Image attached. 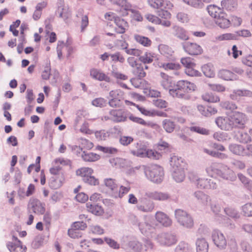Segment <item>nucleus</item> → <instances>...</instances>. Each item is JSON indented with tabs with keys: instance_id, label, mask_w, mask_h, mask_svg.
<instances>
[{
	"instance_id": "1",
	"label": "nucleus",
	"mask_w": 252,
	"mask_h": 252,
	"mask_svg": "<svg viewBox=\"0 0 252 252\" xmlns=\"http://www.w3.org/2000/svg\"><path fill=\"white\" fill-rule=\"evenodd\" d=\"M130 221L133 225L138 227L142 234L147 236H152L155 233L156 228L158 226L157 222L147 215H144L141 218L132 215L130 217Z\"/></svg>"
},
{
	"instance_id": "2",
	"label": "nucleus",
	"mask_w": 252,
	"mask_h": 252,
	"mask_svg": "<svg viewBox=\"0 0 252 252\" xmlns=\"http://www.w3.org/2000/svg\"><path fill=\"white\" fill-rule=\"evenodd\" d=\"M196 86L192 83L185 81L180 80L174 84V88L170 89L169 94L173 97L189 100L190 96L188 93L194 91Z\"/></svg>"
},
{
	"instance_id": "3",
	"label": "nucleus",
	"mask_w": 252,
	"mask_h": 252,
	"mask_svg": "<svg viewBox=\"0 0 252 252\" xmlns=\"http://www.w3.org/2000/svg\"><path fill=\"white\" fill-rule=\"evenodd\" d=\"M135 168L143 171L147 178L154 183L159 184L163 179V169L161 166L157 164L149 166L139 165L135 167Z\"/></svg>"
},
{
	"instance_id": "4",
	"label": "nucleus",
	"mask_w": 252,
	"mask_h": 252,
	"mask_svg": "<svg viewBox=\"0 0 252 252\" xmlns=\"http://www.w3.org/2000/svg\"><path fill=\"white\" fill-rule=\"evenodd\" d=\"M174 216L177 222L181 226L187 229L193 227V218L187 211L180 209H176L174 211Z\"/></svg>"
},
{
	"instance_id": "5",
	"label": "nucleus",
	"mask_w": 252,
	"mask_h": 252,
	"mask_svg": "<svg viewBox=\"0 0 252 252\" xmlns=\"http://www.w3.org/2000/svg\"><path fill=\"white\" fill-rule=\"evenodd\" d=\"M127 118L126 112L121 109H111L109 111L108 115L104 116L105 121L110 120L115 123L125 122Z\"/></svg>"
},
{
	"instance_id": "6",
	"label": "nucleus",
	"mask_w": 252,
	"mask_h": 252,
	"mask_svg": "<svg viewBox=\"0 0 252 252\" xmlns=\"http://www.w3.org/2000/svg\"><path fill=\"white\" fill-rule=\"evenodd\" d=\"M233 128H243L248 121L246 115L240 112H235L230 115Z\"/></svg>"
},
{
	"instance_id": "7",
	"label": "nucleus",
	"mask_w": 252,
	"mask_h": 252,
	"mask_svg": "<svg viewBox=\"0 0 252 252\" xmlns=\"http://www.w3.org/2000/svg\"><path fill=\"white\" fill-rule=\"evenodd\" d=\"M123 92L119 90H114L110 91L108 96V104L112 107H119L121 106V101L123 98Z\"/></svg>"
},
{
	"instance_id": "8",
	"label": "nucleus",
	"mask_w": 252,
	"mask_h": 252,
	"mask_svg": "<svg viewBox=\"0 0 252 252\" xmlns=\"http://www.w3.org/2000/svg\"><path fill=\"white\" fill-rule=\"evenodd\" d=\"M157 240L161 245L170 246L175 244L177 239L176 236L171 233H161L157 237Z\"/></svg>"
},
{
	"instance_id": "9",
	"label": "nucleus",
	"mask_w": 252,
	"mask_h": 252,
	"mask_svg": "<svg viewBox=\"0 0 252 252\" xmlns=\"http://www.w3.org/2000/svg\"><path fill=\"white\" fill-rule=\"evenodd\" d=\"M212 238L215 245L220 249H225L227 241L224 234L218 230H214L212 233Z\"/></svg>"
},
{
	"instance_id": "10",
	"label": "nucleus",
	"mask_w": 252,
	"mask_h": 252,
	"mask_svg": "<svg viewBox=\"0 0 252 252\" xmlns=\"http://www.w3.org/2000/svg\"><path fill=\"white\" fill-rule=\"evenodd\" d=\"M219 178L229 182H234L237 179V175L229 167L222 164Z\"/></svg>"
},
{
	"instance_id": "11",
	"label": "nucleus",
	"mask_w": 252,
	"mask_h": 252,
	"mask_svg": "<svg viewBox=\"0 0 252 252\" xmlns=\"http://www.w3.org/2000/svg\"><path fill=\"white\" fill-rule=\"evenodd\" d=\"M216 125L221 129L225 131H230L233 129L232 123L230 116L227 117H219L215 121Z\"/></svg>"
},
{
	"instance_id": "12",
	"label": "nucleus",
	"mask_w": 252,
	"mask_h": 252,
	"mask_svg": "<svg viewBox=\"0 0 252 252\" xmlns=\"http://www.w3.org/2000/svg\"><path fill=\"white\" fill-rule=\"evenodd\" d=\"M28 208L29 211H32L37 214H43L45 212L44 205L35 198H31L30 200Z\"/></svg>"
},
{
	"instance_id": "13",
	"label": "nucleus",
	"mask_w": 252,
	"mask_h": 252,
	"mask_svg": "<svg viewBox=\"0 0 252 252\" xmlns=\"http://www.w3.org/2000/svg\"><path fill=\"white\" fill-rule=\"evenodd\" d=\"M145 195L147 197L158 201H166L171 198V196L168 192L158 191L146 192Z\"/></svg>"
},
{
	"instance_id": "14",
	"label": "nucleus",
	"mask_w": 252,
	"mask_h": 252,
	"mask_svg": "<svg viewBox=\"0 0 252 252\" xmlns=\"http://www.w3.org/2000/svg\"><path fill=\"white\" fill-rule=\"evenodd\" d=\"M193 196L197 202L203 207L208 206L209 204L211 202V197L203 191L197 190L193 193Z\"/></svg>"
},
{
	"instance_id": "15",
	"label": "nucleus",
	"mask_w": 252,
	"mask_h": 252,
	"mask_svg": "<svg viewBox=\"0 0 252 252\" xmlns=\"http://www.w3.org/2000/svg\"><path fill=\"white\" fill-rule=\"evenodd\" d=\"M233 138L237 142L243 144H247L252 141L251 136L247 131L243 130L235 131Z\"/></svg>"
},
{
	"instance_id": "16",
	"label": "nucleus",
	"mask_w": 252,
	"mask_h": 252,
	"mask_svg": "<svg viewBox=\"0 0 252 252\" xmlns=\"http://www.w3.org/2000/svg\"><path fill=\"white\" fill-rule=\"evenodd\" d=\"M114 4L119 5L121 8L119 13L122 16H126L128 14V11L131 10V5L126 0H110Z\"/></svg>"
},
{
	"instance_id": "17",
	"label": "nucleus",
	"mask_w": 252,
	"mask_h": 252,
	"mask_svg": "<svg viewBox=\"0 0 252 252\" xmlns=\"http://www.w3.org/2000/svg\"><path fill=\"white\" fill-rule=\"evenodd\" d=\"M137 208L144 213L151 212L155 208V203L151 200L143 198L141 200L140 203L137 205Z\"/></svg>"
},
{
	"instance_id": "18",
	"label": "nucleus",
	"mask_w": 252,
	"mask_h": 252,
	"mask_svg": "<svg viewBox=\"0 0 252 252\" xmlns=\"http://www.w3.org/2000/svg\"><path fill=\"white\" fill-rule=\"evenodd\" d=\"M155 219L157 222L164 227H169L171 225L172 221L169 216L161 211H158L155 214Z\"/></svg>"
},
{
	"instance_id": "19",
	"label": "nucleus",
	"mask_w": 252,
	"mask_h": 252,
	"mask_svg": "<svg viewBox=\"0 0 252 252\" xmlns=\"http://www.w3.org/2000/svg\"><path fill=\"white\" fill-rule=\"evenodd\" d=\"M189 180L193 183L200 189H206L207 184L208 183V179L201 178L196 173H190L189 176Z\"/></svg>"
},
{
	"instance_id": "20",
	"label": "nucleus",
	"mask_w": 252,
	"mask_h": 252,
	"mask_svg": "<svg viewBox=\"0 0 252 252\" xmlns=\"http://www.w3.org/2000/svg\"><path fill=\"white\" fill-rule=\"evenodd\" d=\"M183 46L185 51L190 55L200 54L202 51L201 47L196 43L186 42Z\"/></svg>"
},
{
	"instance_id": "21",
	"label": "nucleus",
	"mask_w": 252,
	"mask_h": 252,
	"mask_svg": "<svg viewBox=\"0 0 252 252\" xmlns=\"http://www.w3.org/2000/svg\"><path fill=\"white\" fill-rule=\"evenodd\" d=\"M222 164L213 162L206 167L205 171L210 177L219 178Z\"/></svg>"
},
{
	"instance_id": "22",
	"label": "nucleus",
	"mask_w": 252,
	"mask_h": 252,
	"mask_svg": "<svg viewBox=\"0 0 252 252\" xmlns=\"http://www.w3.org/2000/svg\"><path fill=\"white\" fill-rule=\"evenodd\" d=\"M76 148L77 153L81 154L83 159L85 161L94 162L99 158V156L96 154L82 151V149L77 146L76 147Z\"/></svg>"
},
{
	"instance_id": "23",
	"label": "nucleus",
	"mask_w": 252,
	"mask_h": 252,
	"mask_svg": "<svg viewBox=\"0 0 252 252\" xmlns=\"http://www.w3.org/2000/svg\"><path fill=\"white\" fill-rule=\"evenodd\" d=\"M149 4L154 8H168L173 7V4L169 1L164 0H148Z\"/></svg>"
},
{
	"instance_id": "24",
	"label": "nucleus",
	"mask_w": 252,
	"mask_h": 252,
	"mask_svg": "<svg viewBox=\"0 0 252 252\" xmlns=\"http://www.w3.org/2000/svg\"><path fill=\"white\" fill-rule=\"evenodd\" d=\"M90 76L94 79L100 81H104L107 82L111 81L110 78L99 69L92 68L90 70Z\"/></svg>"
},
{
	"instance_id": "25",
	"label": "nucleus",
	"mask_w": 252,
	"mask_h": 252,
	"mask_svg": "<svg viewBox=\"0 0 252 252\" xmlns=\"http://www.w3.org/2000/svg\"><path fill=\"white\" fill-rule=\"evenodd\" d=\"M228 149L233 154L236 156L245 157L247 155L246 148L241 144H231L229 145Z\"/></svg>"
},
{
	"instance_id": "26",
	"label": "nucleus",
	"mask_w": 252,
	"mask_h": 252,
	"mask_svg": "<svg viewBox=\"0 0 252 252\" xmlns=\"http://www.w3.org/2000/svg\"><path fill=\"white\" fill-rule=\"evenodd\" d=\"M64 181L63 174H60L59 176H52L49 182V187L54 189L60 188Z\"/></svg>"
},
{
	"instance_id": "27",
	"label": "nucleus",
	"mask_w": 252,
	"mask_h": 252,
	"mask_svg": "<svg viewBox=\"0 0 252 252\" xmlns=\"http://www.w3.org/2000/svg\"><path fill=\"white\" fill-rule=\"evenodd\" d=\"M160 76L161 77L160 84L164 89L169 90L170 89L174 88L175 83L172 77L163 72L160 73Z\"/></svg>"
},
{
	"instance_id": "28",
	"label": "nucleus",
	"mask_w": 252,
	"mask_h": 252,
	"mask_svg": "<svg viewBox=\"0 0 252 252\" xmlns=\"http://www.w3.org/2000/svg\"><path fill=\"white\" fill-rule=\"evenodd\" d=\"M135 147L136 149H130V153L133 156L138 157L145 158L148 150L146 146L141 143H137L135 144Z\"/></svg>"
},
{
	"instance_id": "29",
	"label": "nucleus",
	"mask_w": 252,
	"mask_h": 252,
	"mask_svg": "<svg viewBox=\"0 0 252 252\" xmlns=\"http://www.w3.org/2000/svg\"><path fill=\"white\" fill-rule=\"evenodd\" d=\"M226 14L222 12L215 18V22L217 25L222 29L227 28L230 25V21L227 18Z\"/></svg>"
},
{
	"instance_id": "30",
	"label": "nucleus",
	"mask_w": 252,
	"mask_h": 252,
	"mask_svg": "<svg viewBox=\"0 0 252 252\" xmlns=\"http://www.w3.org/2000/svg\"><path fill=\"white\" fill-rule=\"evenodd\" d=\"M114 22L116 26L115 28L116 32L120 34L125 33L128 27L127 23L124 19L119 17L115 19Z\"/></svg>"
},
{
	"instance_id": "31",
	"label": "nucleus",
	"mask_w": 252,
	"mask_h": 252,
	"mask_svg": "<svg viewBox=\"0 0 252 252\" xmlns=\"http://www.w3.org/2000/svg\"><path fill=\"white\" fill-rule=\"evenodd\" d=\"M170 162L172 167L171 170L185 168V163L181 157L173 155L170 158Z\"/></svg>"
},
{
	"instance_id": "32",
	"label": "nucleus",
	"mask_w": 252,
	"mask_h": 252,
	"mask_svg": "<svg viewBox=\"0 0 252 252\" xmlns=\"http://www.w3.org/2000/svg\"><path fill=\"white\" fill-rule=\"evenodd\" d=\"M171 174L172 178L177 183L182 182L186 177L185 168L171 170Z\"/></svg>"
},
{
	"instance_id": "33",
	"label": "nucleus",
	"mask_w": 252,
	"mask_h": 252,
	"mask_svg": "<svg viewBox=\"0 0 252 252\" xmlns=\"http://www.w3.org/2000/svg\"><path fill=\"white\" fill-rule=\"evenodd\" d=\"M104 184L108 188L110 193L114 197V194L118 190V185L115 180L112 178H106L104 180Z\"/></svg>"
},
{
	"instance_id": "34",
	"label": "nucleus",
	"mask_w": 252,
	"mask_h": 252,
	"mask_svg": "<svg viewBox=\"0 0 252 252\" xmlns=\"http://www.w3.org/2000/svg\"><path fill=\"white\" fill-rule=\"evenodd\" d=\"M195 244L196 252H208L209 244L204 238H198Z\"/></svg>"
},
{
	"instance_id": "35",
	"label": "nucleus",
	"mask_w": 252,
	"mask_h": 252,
	"mask_svg": "<svg viewBox=\"0 0 252 252\" xmlns=\"http://www.w3.org/2000/svg\"><path fill=\"white\" fill-rule=\"evenodd\" d=\"M172 29L173 35L177 38L184 40H187L189 39V36L183 28L175 26L172 27Z\"/></svg>"
},
{
	"instance_id": "36",
	"label": "nucleus",
	"mask_w": 252,
	"mask_h": 252,
	"mask_svg": "<svg viewBox=\"0 0 252 252\" xmlns=\"http://www.w3.org/2000/svg\"><path fill=\"white\" fill-rule=\"evenodd\" d=\"M218 76L225 80H236L238 79V76L236 75L233 72L226 69L220 70L218 73Z\"/></svg>"
},
{
	"instance_id": "37",
	"label": "nucleus",
	"mask_w": 252,
	"mask_h": 252,
	"mask_svg": "<svg viewBox=\"0 0 252 252\" xmlns=\"http://www.w3.org/2000/svg\"><path fill=\"white\" fill-rule=\"evenodd\" d=\"M71 227V229L68 230V234L71 237L74 238L75 236L73 235L74 231L84 230L87 227V224L83 221H76L72 224Z\"/></svg>"
},
{
	"instance_id": "38",
	"label": "nucleus",
	"mask_w": 252,
	"mask_h": 252,
	"mask_svg": "<svg viewBox=\"0 0 252 252\" xmlns=\"http://www.w3.org/2000/svg\"><path fill=\"white\" fill-rule=\"evenodd\" d=\"M86 207L88 211L95 215L99 216L103 213V210L102 207L97 204H91L88 202L86 204Z\"/></svg>"
},
{
	"instance_id": "39",
	"label": "nucleus",
	"mask_w": 252,
	"mask_h": 252,
	"mask_svg": "<svg viewBox=\"0 0 252 252\" xmlns=\"http://www.w3.org/2000/svg\"><path fill=\"white\" fill-rule=\"evenodd\" d=\"M221 5L223 8L227 10H234L237 8V0H223L221 1Z\"/></svg>"
},
{
	"instance_id": "40",
	"label": "nucleus",
	"mask_w": 252,
	"mask_h": 252,
	"mask_svg": "<svg viewBox=\"0 0 252 252\" xmlns=\"http://www.w3.org/2000/svg\"><path fill=\"white\" fill-rule=\"evenodd\" d=\"M57 13L59 17L64 21L67 20L71 15L70 11L67 6H61L58 7Z\"/></svg>"
},
{
	"instance_id": "41",
	"label": "nucleus",
	"mask_w": 252,
	"mask_h": 252,
	"mask_svg": "<svg viewBox=\"0 0 252 252\" xmlns=\"http://www.w3.org/2000/svg\"><path fill=\"white\" fill-rule=\"evenodd\" d=\"M175 252H193V250L188 243L181 242L176 247Z\"/></svg>"
},
{
	"instance_id": "42",
	"label": "nucleus",
	"mask_w": 252,
	"mask_h": 252,
	"mask_svg": "<svg viewBox=\"0 0 252 252\" xmlns=\"http://www.w3.org/2000/svg\"><path fill=\"white\" fill-rule=\"evenodd\" d=\"M202 70L204 74L207 77H213L215 76V69L211 63L204 64L202 67Z\"/></svg>"
},
{
	"instance_id": "43",
	"label": "nucleus",
	"mask_w": 252,
	"mask_h": 252,
	"mask_svg": "<svg viewBox=\"0 0 252 252\" xmlns=\"http://www.w3.org/2000/svg\"><path fill=\"white\" fill-rule=\"evenodd\" d=\"M202 98L205 101L210 103H216L220 101V97L212 93H206L202 94Z\"/></svg>"
},
{
	"instance_id": "44",
	"label": "nucleus",
	"mask_w": 252,
	"mask_h": 252,
	"mask_svg": "<svg viewBox=\"0 0 252 252\" xmlns=\"http://www.w3.org/2000/svg\"><path fill=\"white\" fill-rule=\"evenodd\" d=\"M155 57L154 54L146 52L143 55L140 56L139 60L144 64L152 63Z\"/></svg>"
},
{
	"instance_id": "45",
	"label": "nucleus",
	"mask_w": 252,
	"mask_h": 252,
	"mask_svg": "<svg viewBox=\"0 0 252 252\" xmlns=\"http://www.w3.org/2000/svg\"><path fill=\"white\" fill-rule=\"evenodd\" d=\"M207 10L211 16L215 19L223 11L221 8L215 5H210L207 7Z\"/></svg>"
},
{
	"instance_id": "46",
	"label": "nucleus",
	"mask_w": 252,
	"mask_h": 252,
	"mask_svg": "<svg viewBox=\"0 0 252 252\" xmlns=\"http://www.w3.org/2000/svg\"><path fill=\"white\" fill-rule=\"evenodd\" d=\"M133 74L139 79L144 77L146 73L143 70V67L142 66V63H139L132 69Z\"/></svg>"
},
{
	"instance_id": "47",
	"label": "nucleus",
	"mask_w": 252,
	"mask_h": 252,
	"mask_svg": "<svg viewBox=\"0 0 252 252\" xmlns=\"http://www.w3.org/2000/svg\"><path fill=\"white\" fill-rule=\"evenodd\" d=\"M134 39L137 42L144 46H150L152 43L151 40L149 38L140 35H135Z\"/></svg>"
},
{
	"instance_id": "48",
	"label": "nucleus",
	"mask_w": 252,
	"mask_h": 252,
	"mask_svg": "<svg viewBox=\"0 0 252 252\" xmlns=\"http://www.w3.org/2000/svg\"><path fill=\"white\" fill-rule=\"evenodd\" d=\"M162 124L163 128L167 132L171 133L174 131L175 125L173 122L168 119H165L162 121Z\"/></svg>"
},
{
	"instance_id": "49",
	"label": "nucleus",
	"mask_w": 252,
	"mask_h": 252,
	"mask_svg": "<svg viewBox=\"0 0 252 252\" xmlns=\"http://www.w3.org/2000/svg\"><path fill=\"white\" fill-rule=\"evenodd\" d=\"M237 176L244 186L250 190L252 186V181H251L249 178L241 173H238Z\"/></svg>"
},
{
	"instance_id": "50",
	"label": "nucleus",
	"mask_w": 252,
	"mask_h": 252,
	"mask_svg": "<svg viewBox=\"0 0 252 252\" xmlns=\"http://www.w3.org/2000/svg\"><path fill=\"white\" fill-rule=\"evenodd\" d=\"M130 187L129 186H121L119 189L116 191L115 193L114 194V197L115 198H122L123 196L128 193V192L130 190Z\"/></svg>"
},
{
	"instance_id": "51",
	"label": "nucleus",
	"mask_w": 252,
	"mask_h": 252,
	"mask_svg": "<svg viewBox=\"0 0 252 252\" xmlns=\"http://www.w3.org/2000/svg\"><path fill=\"white\" fill-rule=\"evenodd\" d=\"M93 173V170L89 167H82L76 171V174L81 176L82 179L91 175Z\"/></svg>"
},
{
	"instance_id": "52",
	"label": "nucleus",
	"mask_w": 252,
	"mask_h": 252,
	"mask_svg": "<svg viewBox=\"0 0 252 252\" xmlns=\"http://www.w3.org/2000/svg\"><path fill=\"white\" fill-rule=\"evenodd\" d=\"M213 137L216 140L220 142H224L230 139L227 133L223 132H215L213 135Z\"/></svg>"
},
{
	"instance_id": "53",
	"label": "nucleus",
	"mask_w": 252,
	"mask_h": 252,
	"mask_svg": "<svg viewBox=\"0 0 252 252\" xmlns=\"http://www.w3.org/2000/svg\"><path fill=\"white\" fill-rule=\"evenodd\" d=\"M128 246L132 252H140L142 250V245L137 241H132L129 242Z\"/></svg>"
},
{
	"instance_id": "54",
	"label": "nucleus",
	"mask_w": 252,
	"mask_h": 252,
	"mask_svg": "<svg viewBox=\"0 0 252 252\" xmlns=\"http://www.w3.org/2000/svg\"><path fill=\"white\" fill-rule=\"evenodd\" d=\"M242 213L244 216L252 217V203H248L242 206Z\"/></svg>"
},
{
	"instance_id": "55",
	"label": "nucleus",
	"mask_w": 252,
	"mask_h": 252,
	"mask_svg": "<svg viewBox=\"0 0 252 252\" xmlns=\"http://www.w3.org/2000/svg\"><path fill=\"white\" fill-rule=\"evenodd\" d=\"M96 149L100 151L108 154H115L118 152V150L116 148L111 147L98 146Z\"/></svg>"
},
{
	"instance_id": "56",
	"label": "nucleus",
	"mask_w": 252,
	"mask_h": 252,
	"mask_svg": "<svg viewBox=\"0 0 252 252\" xmlns=\"http://www.w3.org/2000/svg\"><path fill=\"white\" fill-rule=\"evenodd\" d=\"M220 106L226 110L233 111L237 108V105L235 103L228 101L221 102Z\"/></svg>"
},
{
	"instance_id": "57",
	"label": "nucleus",
	"mask_w": 252,
	"mask_h": 252,
	"mask_svg": "<svg viewBox=\"0 0 252 252\" xmlns=\"http://www.w3.org/2000/svg\"><path fill=\"white\" fill-rule=\"evenodd\" d=\"M160 67L166 70H178L180 68V65L172 63H162Z\"/></svg>"
},
{
	"instance_id": "58",
	"label": "nucleus",
	"mask_w": 252,
	"mask_h": 252,
	"mask_svg": "<svg viewBox=\"0 0 252 252\" xmlns=\"http://www.w3.org/2000/svg\"><path fill=\"white\" fill-rule=\"evenodd\" d=\"M110 57L112 61L115 63L120 62V63H124L125 61V59L123 55L119 52H116L114 54H111Z\"/></svg>"
},
{
	"instance_id": "59",
	"label": "nucleus",
	"mask_w": 252,
	"mask_h": 252,
	"mask_svg": "<svg viewBox=\"0 0 252 252\" xmlns=\"http://www.w3.org/2000/svg\"><path fill=\"white\" fill-rule=\"evenodd\" d=\"M236 39V35L235 34L226 33L220 35L216 37V39L219 41L227 40H234Z\"/></svg>"
},
{
	"instance_id": "60",
	"label": "nucleus",
	"mask_w": 252,
	"mask_h": 252,
	"mask_svg": "<svg viewBox=\"0 0 252 252\" xmlns=\"http://www.w3.org/2000/svg\"><path fill=\"white\" fill-rule=\"evenodd\" d=\"M92 104L96 107H103L106 106L107 101L102 97H98L94 99L92 102Z\"/></svg>"
},
{
	"instance_id": "61",
	"label": "nucleus",
	"mask_w": 252,
	"mask_h": 252,
	"mask_svg": "<svg viewBox=\"0 0 252 252\" xmlns=\"http://www.w3.org/2000/svg\"><path fill=\"white\" fill-rule=\"evenodd\" d=\"M195 66H190L185 69L186 73L190 76H200L201 73L194 68Z\"/></svg>"
},
{
	"instance_id": "62",
	"label": "nucleus",
	"mask_w": 252,
	"mask_h": 252,
	"mask_svg": "<svg viewBox=\"0 0 252 252\" xmlns=\"http://www.w3.org/2000/svg\"><path fill=\"white\" fill-rule=\"evenodd\" d=\"M82 180L85 183L91 185L95 186L99 184L98 180L92 175L82 179Z\"/></svg>"
},
{
	"instance_id": "63",
	"label": "nucleus",
	"mask_w": 252,
	"mask_h": 252,
	"mask_svg": "<svg viewBox=\"0 0 252 252\" xmlns=\"http://www.w3.org/2000/svg\"><path fill=\"white\" fill-rule=\"evenodd\" d=\"M176 18L179 22L183 23H188L189 20V16L187 13L182 12L178 13Z\"/></svg>"
},
{
	"instance_id": "64",
	"label": "nucleus",
	"mask_w": 252,
	"mask_h": 252,
	"mask_svg": "<svg viewBox=\"0 0 252 252\" xmlns=\"http://www.w3.org/2000/svg\"><path fill=\"white\" fill-rule=\"evenodd\" d=\"M95 137L100 140H105L109 136V132L105 130L97 131L95 133Z\"/></svg>"
}]
</instances>
